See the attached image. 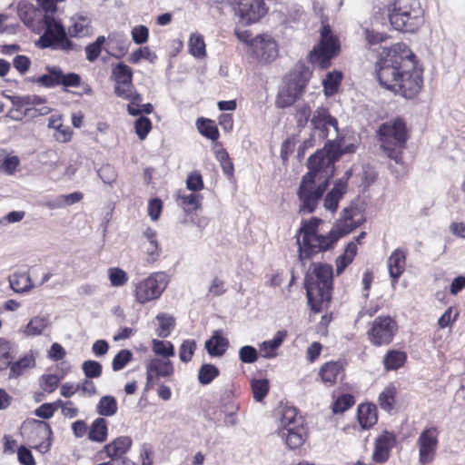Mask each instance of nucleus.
<instances>
[{
    "instance_id": "f257e3e1",
    "label": "nucleus",
    "mask_w": 465,
    "mask_h": 465,
    "mask_svg": "<svg viewBox=\"0 0 465 465\" xmlns=\"http://www.w3.org/2000/svg\"><path fill=\"white\" fill-rule=\"evenodd\" d=\"M379 84L396 95L414 99L423 87V70L403 43L383 49L375 64Z\"/></svg>"
},
{
    "instance_id": "f03ea898",
    "label": "nucleus",
    "mask_w": 465,
    "mask_h": 465,
    "mask_svg": "<svg viewBox=\"0 0 465 465\" xmlns=\"http://www.w3.org/2000/svg\"><path fill=\"white\" fill-rule=\"evenodd\" d=\"M322 222L318 217L303 219L296 232L298 261L302 265L320 253L334 250L337 245L330 232L325 234L319 232Z\"/></svg>"
},
{
    "instance_id": "7ed1b4c3",
    "label": "nucleus",
    "mask_w": 465,
    "mask_h": 465,
    "mask_svg": "<svg viewBox=\"0 0 465 465\" xmlns=\"http://www.w3.org/2000/svg\"><path fill=\"white\" fill-rule=\"evenodd\" d=\"M308 304L314 313L322 311L331 300L333 268L326 262H313L305 275Z\"/></svg>"
},
{
    "instance_id": "20e7f679",
    "label": "nucleus",
    "mask_w": 465,
    "mask_h": 465,
    "mask_svg": "<svg viewBox=\"0 0 465 465\" xmlns=\"http://www.w3.org/2000/svg\"><path fill=\"white\" fill-rule=\"evenodd\" d=\"M377 137L386 155L396 163H402L403 151L410 137L405 121L397 117L381 124L377 131Z\"/></svg>"
},
{
    "instance_id": "39448f33",
    "label": "nucleus",
    "mask_w": 465,
    "mask_h": 465,
    "mask_svg": "<svg viewBox=\"0 0 465 465\" xmlns=\"http://www.w3.org/2000/svg\"><path fill=\"white\" fill-rule=\"evenodd\" d=\"M312 71L304 63H297L284 76L283 85L280 88L275 105L278 108L290 107L306 92Z\"/></svg>"
},
{
    "instance_id": "423d86ee",
    "label": "nucleus",
    "mask_w": 465,
    "mask_h": 465,
    "mask_svg": "<svg viewBox=\"0 0 465 465\" xmlns=\"http://www.w3.org/2000/svg\"><path fill=\"white\" fill-rule=\"evenodd\" d=\"M329 179L330 176L317 169H309L302 176L297 191L300 213H312L315 211L329 185Z\"/></svg>"
},
{
    "instance_id": "0eeeda50",
    "label": "nucleus",
    "mask_w": 465,
    "mask_h": 465,
    "mask_svg": "<svg viewBox=\"0 0 465 465\" xmlns=\"http://www.w3.org/2000/svg\"><path fill=\"white\" fill-rule=\"evenodd\" d=\"M389 20L394 29L414 33L423 24L424 10L420 0H395L389 10Z\"/></svg>"
},
{
    "instance_id": "6e6552de",
    "label": "nucleus",
    "mask_w": 465,
    "mask_h": 465,
    "mask_svg": "<svg viewBox=\"0 0 465 465\" xmlns=\"http://www.w3.org/2000/svg\"><path fill=\"white\" fill-rule=\"evenodd\" d=\"M399 331L400 326L394 317L380 315L369 323L366 337L373 347H386L393 342Z\"/></svg>"
},
{
    "instance_id": "1a4fd4ad",
    "label": "nucleus",
    "mask_w": 465,
    "mask_h": 465,
    "mask_svg": "<svg viewBox=\"0 0 465 465\" xmlns=\"http://www.w3.org/2000/svg\"><path fill=\"white\" fill-rule=\"evenodd\" d=\"M340 50L338 37L332 34L329 25H323L319 44L310 52L309 60L321 69H327L331 66V60L339 54Z\"/></svg>"
},
{
    "instance_id": "9d476101",
    "label": "nucleus",
    "mask_w": 465,
    "mask_h": 465,
    "mask_svg": "<svg viewBox=\"0 0 465 465\" xmlns=\"http://www.w3.org/2000/svg\"><path fill=\"white\" fill-rule=\"evenodd\" d=\"M167 285L168 276L164 272H152L135 284L134 290V299L140 304H145L157 300L161 297Z\"/></svg>"
},
{
    "instance_id": "9b49d317",
    "label": "nucleus",
    "mask_w": 465,
    "mask_h": 465,
    "mask_svg": "<svg viewBox=\"0 0 465 465\" xmlns=\"http://www.w3.org/2000/svg\"><path fill=\"white\" fill-rule=\"evenodd\" d=\"M46 74L38 77H30L27 80L38 86L54 88L62 85L64 88L79 87L82 84V77L76 73L64 74L61 67L47 65Z\"/></svg>"
},
{
    "instance_id": "f8f14e48",
    "label": "nucleus",
    "mask_w": 465,
    "mask_h": 465,
    "mask_svg": "<svg viewBox=\"0 0 465 465\" xmlns=\"http://www.w3.org/2000/svg\"><path fill=\"white\" fill-rule=\"evenodd\" d=\"M45 30L40 36L38 45L42 48L60 49L70 51L73 49V43L68 39L63 25L54 17L45 16Z\"/></svg>"
},
{
    "instance_id": "ddd939ff",
    "label": "nucleus",
    "mask_w": 465,
    "mask_h": 465,
    "mask_svg": "<svg viewBox=\"0 0 465 465\" xmlns=\"http://www.w3.org/2000/svg\"><path fill=\"white\" fill-rule=\"evenodd\" d=\"M341 154L340 144L328 140L322 149L309 157L308 169H317L331 177L333 173L334 163Z\"/></svg>"
},
{
    "instance_id": "4468645a",
    "label": "nucleus",
    "mask_w": 465,
    "mask_h": 465,
    "mask_svg": "<svg viewBox=\"0 0 465 465\" xmlns=\"http://www.w3.org/2000/svg\"><path fill=\"white\" fill-rule=\"evenodd\" d=\"M25 430H28L27 440L33 448L41 453L49 451L53 431L48 422L33 419L25 423Z\"/></svg>"
},
{
    "instance_id": "2eb2a0df",
    "label": "nucleus",
    "mask_w": 465,
    "mask_h": 465,
    "mask_svg": "<svg viewBox=\"0 0 465 465\" xmlns=\"http://www.w3.org/2000/svg\"><path fill=\"white\" fill-rule=\"evenodd\" d=\"M239 22L244 25L254 24L264 16L267 8L263 0H230Z\"/></svg>"
},
{
    "instance_id": "dca6fc26",
    "label": "nucleus",
    "mask_w": 465,
    "mask_h": 465,
    "mask_svg": "<svg viewBox=\"0 0 465 465\" xmlns=\"http://www.w3.org/2000/svg\"><path fill=\"white\" fill-rule=\"evenodd\" d=\"M440 430L436 426L426 427L419 435L416 445L419 450V462L421 465L431 463L439 447Z\"/></svg>"
},
{
    "instance_id": "f3484780",
    "label": "nucleus",
    "mask_w": 465,
    "mask_h": 465,
    "mask_svg": "<svg viewBox=\"0 0 465 465\" xmlns=\"http://www.w3.org/2000/svg\"><path fill=\"white\" fill-rule=\"evenodd\" d=\"M173 372L174 367L169 359H151L146 363V389H153L162 378H169L173 375Z\"/></svg>"
},
{
    "instance_id": "a211bd4d",
    "label": "nucleus",
    "mask_w": 465,
    "mask_h": 465,
    "mask_svg": "<svg viewBox=\"0 0 465 465\" xmlns=\"http://www.w3.org/2000/svg\"><path fill=\"white\" fill-rule=\"evenodd\" d=\"M397 444V436L393 431L383 430L374 440L371 459L375 463L383 464L391 457L392 449Z\"/></svg>"
},
{
    "instance_id": "6ab92c4d",
    "label": "nucleus",
    "mask_w": 465,
    "mask_h": 465,
    "mask_svg": "<svg viewBox=\"0 0 465 465\" xmlns=\"http://www.w3.org/2000/svg\"><path fill=\"white\" fill-rule=\"evenodd\" d=\"M346 362L342 360L324 362L318 371V378L328 388L335 386L339 381L345 377Z\"/></svg>"
},
{
    "instance_id": "aec40b11",
    "label": "nucleus",
    "mask_w": 465,
    "mask_h": 465,
    "mask_svg": "<svg viewBox=\"0 0 465 465\" xmlns=\"http://www.w3.org/2000/svg\"><path fill=\"white\" fill-rule=\"evenodd\" d=\"M357 211L355 208H345L342 216L336 221L331 229L329 231L337 244L340 239L351 232L359 227L361 222L355 221L354 216Z\"/></svg>"
},
{
    "instance_id": "412c9836",
    "label": "nucleus",
    "mask_w": 465,
    "mask_h": 465,
    "mask_svg": "<svg viewBox=\"0 0 465 465\" xmlns=\"http://www.w3.org/2000/svg\"><path fill=\"white\" fill-rule=\"evenodd\" d=\"M311 124L313 129L320 132V136L322 139L328 137L330 127H333L336 131L338 130L337 119L331 116L329 110L324 107H319L313 112Z\"/></svg>"
},
{
    "instance_id": "4be33fe9",
    "label": "nucleus",
    "mask_w": 465,
    "mask_h": 465,
    "mask_svg": "<svg viewBox=\"0 0 465 465\" xmlns=\"http://www.w3.org/2000/svg\"><path fill=\"white\" fill-rule=\"evenodd\" d=\"M133 440L129 436H120L104 447L106 456L111 459L110 461L118 464L119 460H127L124 456L132 447Z\"/></svg>"
},
{
    "instance_id": "5701e85b",
    "label": "nucleus",
    "mask_w": 465,
    "mask_h": 465,
    "mask_svg": "<svg viewBox=\"0 0 465 465\" xmlns=\"http://www.w3.org/2000/svg\"><path fill=\"white\" fill-rule=\"evenodd\" d=\"M407 251L402 248L395 249L388 258V271L392 283H397L406 269Z\"/></svg>"
},
{
    "instance_id": "b1692460",
    "label": "nucleus",
    "mask_w": 465,
    "mask_h": 465,
    "mask_svg": "<svg viewBox=\"0 0 465 465\" xmlns=\"http://www.w3.org/2000/svg\"><path fill=\"white\" fill-rule=\"evenodd\" d=\"M356 417L362 430H370L378 422V408L372 402L360 403L357 408Z\"/></svg>"
},
{
    "instance_id": "393cba45",
    "label": "nucleus",
    "mask_w": 465,
    "mask_h": 465,
    "mask_svg": "<svg viewBox=\"0 0 465 465\" xmlns=\"http://www.w3.org/2000/svg\"><path fill=\"white\" fill-rule=\"evenodd\" d=\"M253 53L262 61H269L277 54V45L268 35H257L254 37Z\"/></svg>"
},
{
    "instance_id": "a878e982",
    "label": "nucleus",
    "mask_w": 465,
    "mask_h": 465,
    "mask_svg": "<svg viewBox=\"0 0 465 465\" xmlns=\"http://www.w3.org/2000/svg\"><path fill=\"white\" fill-rule=\"evenodd\" d=\"M278 434L282 437L285 436V444L289 449L297 450L304 444L308 437V428L305 424L292 429L279 430Z\"/></svg>"
},
{
    "instance_id": "bb28decb",
    "label": "nucleus",
    "mask_w": 465,
    "mask_h": 465,
    "mask_svg": "<svg viewBox=\"0 0 465 465\" xmlns=\"http://www.w3.org/2000/svg\"><path fill=\"white\" fill-rule=\"evenodd\" d=\"M143 237L148 242L144 249L145 262L147 264H153L159 260L162 253V248L157 240V232L153 228L148 227L143 232Z\"/></svg>"
},
{
    "instance_id": "cd10ccee",
    "label": "nucleus",
    "mask_w": 465,
    "mask_h": 465,
    "mask_svg": "<svg viewBox=\"0 0 465 465\" xmlns=\"http://www.w3.org/2000/svg\"><path fill=\"white\" fill-rule=\"evenodd\" d=\"M203 196L201 193H186L179 190L176 193V202L183 212L192 214L202 208Z\"/></svg>"
},
{
    "instance_id": "c85d7f7f",
    "label": "nucleus",
    "mask_w": 465,
    "mask_h": 465,
    "mask_svg": "<svg viewBox=\"0 0 465 465\" xmlns=\"http://www.w3.org/2000/svg\"><path fill=\"white\" fill-rule=\"evenodd\" d=\"M229 347V341L222 330H215L210 339L205 341V349L212 357H222Z\"/></svg>"
},
{
    "instance_id": "c756f323",
    "label": "nucleus",
    "mask_w": 465,
    "mask_h": 465,
    "mask_svg": "<svg viewBox=\"0 0 465 465\" xmlns=\"http://www.w3.org/2000/svg\"><path fill=\"white\" fill-rule=\"evenodd\" d=\"M280 422L281 429L279 430L306 424L305 419L299 413V411L295 407L287 405L282 407L280 411Z\"/></svg>"
},
{
    "instance_id": "7c9ffc66",
    "label": "nucleus",
    "mask_w": 465,
    "mask_h": 465,
    "mask_svg": "<svg viewBox=\"0 0 465 465\" xmlns=\"http://www.w3.org/2000/svg\"><path fill=\"white\" fill-rule=\"evenodd\" d=\"M133 76L132 68L124 63H119L113 67L112 78L115 83L114 88L117 86L128 89L133 87Z\"/></svg>"
},
{
    "instance_id": "2f4dec72",
    "label": "nucleus",
    "mask_w": 465,
    "mask_h": 465,
    "mask_svg": "<svg viewBox=\"0 0 465 465\" xmlns=\"http://www.w3.org/2000/svg\"><path fill=\"white\" fill-rule=\"evenodd\" d=\"M408 359L405 351L396 349L388 350L382 359V365L386 371H398L402 368Z\"/></svg>"
},
{
    "instance_id": "473e14b6",
    "label": "nucleus",
    "mask_w": 465,
    "mask_h": 465,
    "mask_svg": "<svg viewBox=\"0 0 465 465\" xmlns=\"http://www.w3.org/2000/svg\"><path fill=\"white\" fill-rule=\"evenodd\" d=\"M347 191V183L341 181L337 182L333 188L326 194L324 198V207L331 212H335L339 207V202Z\"/></svg>"
},
{
    "instance_id": "72a5a7b5",
    "label": "nucleus",
    "mask_w": 465,
    "mask_h": 465,
    "mask_svg": "<svg viewBox=\"0 0 465 465\" xmlns=\"http://www.w3.org/2000/svg\"><path fill=\"white\" fill-rule=\"evenodd\" d=\"M7 98L12 104V109L9 113L16 114V116H12L16 120L29 115L31 111H36V109L30 107L26 95H8Z\"/></svg>"
},
{
    "instance_id": "f704fd0d",
    "label": "nucleus",
    "mask_w": 465,
    "mask_h": 465,
    "mask_svg": "<svg viewBox=\"0 0 465 465\" xmlns=\"http://www.w3.org/2000/svg\"><path fill=\"white\" fill-rule=\"evenodd\" d=\"M358 247L354 242H350L342 254L335 259L336 274L341 275L345 269L353 262L357 255Z\"/></svg>"
},
{
    "instance_id": "c9c22d12",
    "label": "nucleus",
    "mask_w": 465,
    "mask_h": 465,
    "mask_svg": "<svg viewBox=\"0 0 465 465\" xmlns=\"http://www.w3.org/2000/svg\"><path fill=\"white\" fill-rule=\"evenodd\" d=\"M286 331H279L272 340L265 341L260 345V352L264 358H273L277 355V349L286 337Z\"/></svg>"
},
{
    "instance_id": "e433bc0d",
    "label": "nucleus",
    "mask_w": 465,
    "mask_h": 465,
    "mask_svg": "<svg viewBox=\"0 0 465 465\" xmlns=\"http://www.w3.org/2000/svg\"><path fill=\"white\" fill-rule=\"evenodd\" d=\"M342 78V73L337 70L329 72L326 74V77L322 80V86L324 94L327 97L332 96L338 93Z\"/></svg>"
},
{
    "instance_id": "4c0bfd02",
    "label": "nucleus",
    "mask_w": 465,
    "mask_h": 465,
    "mask_svg": "<svg viewBox=\"0 0 465 465\" xmlns=\"http://www.w3.org/2000/svg\"><path fill=\"white\" fill-rule=\"evenodd\" d=\"M196 127L199 133L207 139L217 141L220 133L215 122L209 118L200 117L196 121Z\"/></svg>"
},
{
    "instance_id": "58836bf2",
    "label": "nucleus",
    "mask_w": 465,
    "mask_h": 465,
    "mask_svg": "<svg viewBox=\"0 0 465 465\" xmlns=\"http://www.w3.org/2000/svg\"><path fill=\"white\" fill-rule=\"evenodd\" d=\"M9 283L14 292L22 293L30 291L34 285L26 272H15L9 276Z\"/></svg>"
},
{
    "instance_id": "ea45409f",
    "label": "nucleus",
    "mask_w": 465,
    "mask_h": 465,
    "mask_svg": "<svg viewBox=\"0 0 465 465\" xmlns=\"http://www.w3.org/2000/svg\"><path fill=\"white\" fill-rule=\"evenodd\" d=\"M397 389L393 384H389L380 393L378 397V402L380 407L387 411L391 412L396 403Z\"/></svg>"
},
{
    "instance_id": "a19ab883",
    "label": "nucleus",
    "mask_w": 465,
    "mask_h": 465,
    "mask_svg": "<svg viewBox=\"0 0 465 465\" xmlns=\"http://www.w3.org/2000/svg\"><path fill=\"white\" fill-rule=\"evenodd\" d=\"M15 344L0 337V371L6 370L14 360Z\"/></svg>"
},
{
    "instance_id": "79ce46f5",
    "label": "nucleus",
    "mask_w": 465,
    "mask_h": 465,
    "mask_svg": "<svg viewBox=\"0 0 465 465\" xmlns=\"http://www.w3.org/2000/svg\"><path fill=\"white\" fill-rule=\"evenodd\" d=\"M107 421L104 418L95 419L88 431L89 440L96 442H104L107 438Z\"/></svg>"
},
{
    "instance_id": "37998d69",
    "label": "nucleus",
    "mask_w": 465,
    "mask_h": 465,
    "mask_svg": "<svg viewBox=\"0 0 465 465\" xmlns=\"http://www.w3.org/2000/svg\"><path fill=\"white\" fill-rule=\"evenodd\" d=\"M35 365V357L32 354H26L24 357L20 358L18 361L10 364L8 368H10V378H16L23 374V372L29 369L33 368Z\"/></svg>"
},
{
    "instance_id": "c03bdc74",
    "label": "nucleus",
    "mask_w": 465,
    "mask_h": 465,
    "mask_svg": "<svg viewBox=\"0 0 465 465\" xmlns=\"http://www.w3.org/2000/svg\"><path fill=\"white\" fill-rule=\"evenodd\" d=\"M117 411V401L114 396L111 395L101 397L96 405V411L101 416L111 417L114 416Z\"/></svg>"
},
{
    "instance_id": "a18cd8bd",
    "label": "nucleus",
    "mask_w": 465,
    "mask_h": 465,
    "mask_svg": "<svg viewBox=\"0 0 465 465\" xmlns=\"http://www.w3.org/2000/svg\"><path fill=\"white\" fill-rule=\"evenodd\" d=\"M90 33V20L84 16H78L73 19V24L68 27V34L71 37H84Z\"/></svg>"
},
{
    "instance_id": "49530a36",
    "label": "nucleus",
    "mask_w": 465,
    "mask_h": 465,
    "mask_svg": "<svg viewBox=\"0 0 465 465\" xmlns=\"http://www.w3.org/2000/svg\"><path fill=\"white\" fill-rule=\"evenodd\" d=\"M159 326L156 329V334L161 338L168 337L175 327V319L167 313H159L156 316Z\"/></svg>"
},
{
    "instance_id": "de8ad7c7",
    "label": "nucleus",
    "mask_w": 465,
    "mask_h": 465,
    "mask_svg": "<svg viewBox=\"0 0 465 465\" xmlns=\"http://www.w3.org/2000/svg\"><path fill=\"white\" fill-rule=\"evenodd\" d=\"M189 53L196 58L206 56V45L203 36L200 34H192L188 42Z\"/></svg>"
},
{
    "instance_id": "09e8293b",
    "label": "nucleus",
    "mask_w": 465,
    "mask_h": 465,
    "mask_svg": "<svg viewBox=\"0 0 465 465\" xmlns=\"http://www.w3.org/2000/svg\"><path fill=\"white\" fill-rule=\"evenodd\" d=\"M355 404V398L350 393L338 396L331 403V411L334 414H341L351 409Z\"/></svg>"
},
{
    "instance_id": "8fccbe9b",
    "label": "nucleus",
    "mask_w": 465,
    "mask_h": 465,
    "mask_svg": "<svg viewBox=\"0 0 465 465\" xmlns=\"http://www.w3.org/2000/svg\"><path fill=\"white\" fill-rule=\"evenodd\" d=\"M114 94L118 97L128 100L130 102L128 105H132L135 108H138L142 104L143 97L134 90V86L129 89L120 88V86H117L116 88H114Z\"/></svg>"
},
{
    "instance_id": "3c124183",
    "label": "nucleus",
    "mask_w": 465,
    "mask_h": 465,
    "mask_svg": "<svg viewBox=\"0 0 465 465\" xmlns=\"http://www.w3.org/2000/svg\"><path fill=\"white\" fill-rule=\"evenodd\" d=\"M219 374L220 371L216 366L211 363H204L199 369L198 381L202 385H208L217 378Z\"/></svg>"
},
{
    "instance_id": "603ef678",
    "label": "nucleus",
    "mask_w": 465,
    "mask_h": 465,
    "mask_svg": "<svg viewBox=\"0 0 465 465\" xmlns=\"http://www.w3.org/2000/svg\"><path fill=\"white\" fill-rule=\"evenodd\" d=\"M152 349L156 355L165 358L164 360H167L175 354L173 344L169 341L154 339L152 341Z\"/></svg>"
},
{
    "instance_id": "864d4df0",
    "label": "nucleus",
    "mask_w": 465,
    "mask_h": 465,
    "mask_svg": "<svg viewBox=\"0 0 465 465\" xmlns=\"http://www.w3.org/2000/svg\"><path fill=\"white\" fill-rule=\"evenodd\" d=\"M142 59H145L150 63H154L157 59V55L150 49L149 46H143L134 51L128 57V61L133 64L140 63Z\"/></svg>"
},
{
    "instance_id": "5fc2aeb1",
    "label": "nucleus",
    "mask_w": 465,
    "mask_h": 465,
    "mask_svg": "<svg viewBox=\"0 0 465 465\" xmlns=\"http://www.w3.org/2000/svg\"><path fill=\"white\" fill-rule=\"evenodd\" d=\"M251 387L253 398L256 401H262L268 394L270 390V384L268 380H252L251 381Z\"/></svg>"
},
{
    "instance_id": "6e6d98bb",
    "label": "nucleus",
    "mask_w": 465,
    "mask_h": 465,
    "mask_svg": "<svg viewBox=\"0 0 465 465\" xmlns=\"http://www.w3.org/2000/svg\"><path fill=\"white\" fill-rule=\"evenodd\" d=\"M197 344L194 340H184L179 347V358L183 362H189L192 361L196 351Z\"/></svg>"
},
{
    "instance_id": "4d7b16f0",
    "label": "nucleus",
    "mask_w": 465,
    "mask_h": 465,
    "mask_svg": "<svg viewBox=\"0 0 465 465\" xmlns=\"http://www.w3.org/2000/svg\"><path fill=\"white\" fill-rule=\"evenodd\" d=\"M108 278L112 286L120 287L127 283L129 277L125 271L119 267L108 269Z\"/></svg>"
},
{
    "instance_id": "13d9d810",
    "label": "nucleus",
    "mask_w": 465,
    "mask_h": 465,
    "mask_svg": "<svg viewBox=\"0 0 465 465\" xmlns=\"http://www.w3.org/2000/svg\"><path fill=\"white\" fill-rule=\"evenodd\" d=\"M311 114L312 109L308 104L296 106L294 119L296 121L297 127L300 129L304 128L310 120Z\"/></svg>"
},
{
    "instance_id": "bf43d9fd",
    "label": "nucleus",
    "mask_w": 465,
    "mask_h": 465,
    "mask_svg": "<svg viewBox=\"0 0 465 465\" xmlns=\"http://www.w3.org/2000/svg\"><path fill=\"white\" fill-rule=\"evenodd\" d=\"M133 360V353L130 350H121L113 359L112 369L114 371H119L126 367Z\"/></svg>"
},
{
    "instance_id": "052dcab7",
    "label": "nucleus",
    "mask_w": 465,
    "mask_h": 465,
    "mask_svg": "<svg viewBox=\"0 0 465 465\" xmlns=\"http://www.w3.org/2000/svg\"><path fill=\"white\" fill-rule=\"evenodd\" d=\"M61 378L56 374H44L40 377V386L47 393L54 392L59 386Z\"/></svg>"
},
{
    "instance_id": "680f3d73",
    "label": "nucleus",
    "mask_w": 465,
    "mask_h": 465,
    "mask_svg": "<svg viewBox=\"0 0 465 465\" xmlns=\"http://www.w3.org/2000/svg\"><path fill=\"white\" fill-rule=\"evenodd\" d=\"M104 43L105 38L104 36L101 35L98 36L94 43L88 45L85 47L86 59L90 62L95 61L101 54L102 48Z\"/></svg>"
},
{
    "instance_id": "e2e57ef3",
    "label": "nucleus",
    "mask_w": 465,
    "mask_h": 465,
    "mask_svg": "<svg viewBox=\"0 0 465 465\" xmlns=\"http://www.w3.org/2000/svg\"><path fill=\"white\" fill-rule=\"evenodd\" d=\"M82 370L88 379L99 378L103 372L102 364L93 360L84 361Z\"/></svg>"
},
{
    "instance_id": "0e129e2a",
    "label": "nucleus",
    "mask_w": 465,
    "mask_h": 465,
    "mask_svg": "<svg viewBox=\"0 0 465 465\" xmlns=\"http://www.w3.org/2000/svg\"><path fill=\"white\" fill-rule=\"evenodd\" d=\"M186 188L197 193L204 188L203 176L199 171H193L188 174Z\"/></svg>"
},
{
    "instance_id": "69168bd1",
    "label": "nucleus",
    "mask_w": 465,
    "mask_h": 465,
    "mask_svg": "<svg viewBox=\"0 0 465 465\" xmlns=\"http://www.w3.org/2000/svg\"><path fill=\"white\" fill-rule=\"evenodd\" d=\"M134 129L137 136L144 140L152 130V122L148 117L141 116L134 122Z\"/></svg>"
},
{
    "instance_id": "338daca9",
    "label": "nucleus",
    "mask_w": 465,
    "mask_h": 465,
    "mask_svg": "<svg viewBox=\"0 0 465 465\" xmlns=\"http://www.w3.org/2000/svg\"><path fill=\"white\" fill-rule=\"evenodd\" d=\"M36 12L37 10L31 4H20L18 6V15L25 25L33 24Z\"/></svg>"
},
{
    "instance_id": "774afa93",
    "label": "nucleus",
    "mask_w": 465,
    "mask_h": 465,
    "mask_svg": "<svg viewBox=\"0 0 465 465\" xmlns=\"http://www.w3.org/2000/svg\"><path fill=\"white\" fill-rule=\"evenodd\" d=\"M163 209V201L160 198H152L148 201L147 213L152 221L159 220Z\"/></svg>"
}]
</instances>
